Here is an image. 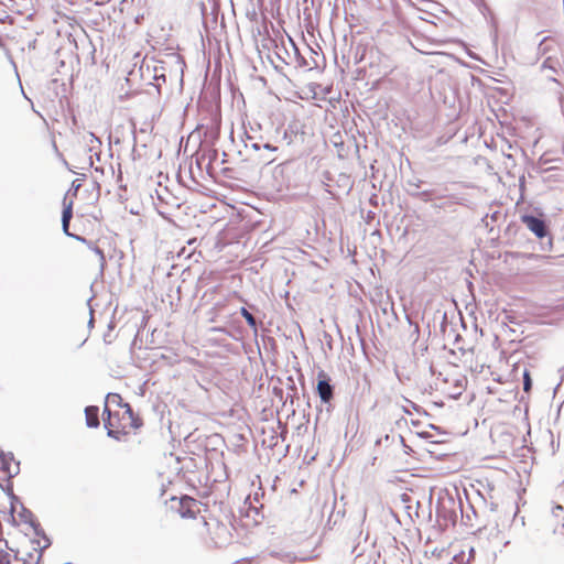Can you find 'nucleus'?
Returning <instances> with one entry per match:
<instances>
[{
  "mask_svg": "<svg viewBox=\"0 0 564 564\" xmlns=\"http://www.w3.org/2000/svg\"><path fill=\"white\" fill-rule=\"evenodd\" d=\"M89 247L91 248V250L98 256L99 258V263H100V267H104L105 264V254H104V251L98 248L97 246H93L91 243H89Z\"/></svg>",
  "mask_w": 564,
  "mask_h": 564,
  "instance_id": "obj_13",
  "label": "nucleus"
},
{
  "mask_svg": "<svg viewBox=\"0 0 564 564\" xmlns=\"http://www.w3.org/2000/svg\"><path fill=\"white\" fill-rule=\"evenodd\" d=\"M531 384H532V381H531L530 372L528 370H525L523 373V390L525 392L530 391Z\"/></svg>",
  "mask_w": 564,
  "mask_h": 564,
  "instance_id": "obj_14",
  "label": "nucleus"
},
{
  "mask_svg": "<svg viewBox=\"0 0 564 564\" xmlns=\"http://www.w3.org/2000/svg\"><path fill=\"white\" fill-rule=\"evenodd\" d=\"M73 217V199H68V196L66 195L63 199V215H62V226L63 231L67 236H72L69 232V223Z\"/></svg>",
  "mask_w": 564,
  "mask_h": 564,
  "instance_id": "obj_6",
  "label": "nucleus"
},
{
  "mask_svg": "<svg viewBox=\"0 0 564 564\" xmlns=\"http://www.w3.org/2000/svg\"><path fill=\"white\" fill-rule=\"evenodd\" d=\"M552 514L555 519L556 527L560 524L561 528L564 530V508L562 506H555L552 509Z\"/></svg>",
  "mask_w": 564,
  "mask_h": 564,
  "instance_id": "obj_11",
  "label": "nucleus"
},
{
  "mask_svg": "<svg viewBox=\"0 0 564 564\" xmlns=\"http://www.w3.org/2000/svg\"><path fill=\"white\" fill-rule=\"evenodd\" d=\"M521 221L532 231L538 238H544L547 235V228L543 219L531 215H523Z\"/></svg>",
  "mask_w": 564,
  "mask_h": 564,
  "instance_id": "obj_3",
  "label": "nucleus"
},
{
  "mask_svg": "<svg viewBox=\"0 0 564 564\" xmlns=\"http://www.w3.org/2000/svg\"><path fill=\"white\" fill-rule=\"evenodd\" d=\"M317 393L323 402H329L333 399V387L329 384V378L323 370L318 372Z\"/></svg>",
  "mask_w": 564,
  "mask_h": 564,
  "instance_id": "obj_4",
  "label": "nucleus"
},
{
  "mask_svg": "<svg viewBox=\"0 0 564 564\" xmlns=\"http://www.w3.org/2000/svg\"><path fill=\"white\" fill-rule=\"evenodd\" d=\"M484 367H485L484 360H481V361L477 360L475 364L468 365L469 370L473 372H481Z\"/></svg>",
  "mask_w": 564,
  "mask_h": 564,
  "instance_id": "obj_15",
  "label": "nucleus"
},
{
  "mask_svg": "<svg viewBox=\"0 0 564 564\" xmlns=\"http://www.w3.org/2000/svg\"><path fill=\"white\" fill-rule=\"evenodd\" d=\"M452 381L453 384L448 386V388L446 389V393L449 398L457 399L465 391L467 386V379L465 376L457 373L453 377Z\"/></svg>",
  "mask_w": 564,
  "mask_h": 564,
  "instance_id": "obj_5",
  "label": "nucleus"
},
{
  "mask_svg": "<svg viewBox=\"0 0 564 564\" xmlns=\"http://www.w3.org/2000/svg\"><path fill=\"white\" fill-rule=\"evenodd\" d=\"M171 502V509H175L184 519H195L200 512L199 502L189 496L172 497Z\"/></svg>",
  "mask_w": 564,
  "mask_h": 564,
  "instance_id": "obj_2",
  "label": "nucleus"
},
{
  "mask_svg": "<svg viewBox=\"0 0 564 564\" xmlns=\"http://www.w3.org/2000/svg\"><path fill=\"white\" fill-rule=\"evenodd\" d=\"M240 313L245 317V319L247 321V323L250 327H252V328L257 327L254 316L247 308L241 307Z\"/></svg>",
  "mask_w": 564,
  "mask_h": 564,
  "instance_id": "obj_12",
  "label": "nucleus"
},
{
  "mask_svg": "<svg viewBox=\"0 0 564 564\" xmlns=\"http://www.w3.org/2000/svg\"><path fill=\"white\" fill-rule=\"evenodd\" d=\"M85 416L89 427H97L99 425V410L97 406H87Z\"/></svg>",
  "mask_w": 564,
  "mask_h": 564,
  "instance_id": "obj_10",
  "label": "nucleus"
},
{
  "mask_svg": "<svg viewBox=\"0 0 564 564\" xmlns=\"http://www.w3.org/2000/svg\"><path fill=\"white\" fill-rule=\"evenodd\" d=\"M80 186H82L80 180L76 178L75 181H73L72 187L74 189V195H76V193L78 192Z\"/></svg>",
  "mask_w": 564,
  "mask_h": 564,
  "instance_id": "obj_16",
  "label": "nucleus"
},
{
  "mask_svg": "<svg viewBox=\"0 0 564 564\" xmlns=\"http://www.w3.org/2000/svg\"><path fill=\"white\" fill-rule=\"evenodd\" d=\"M453 560L456 564H471L475 560V549L470 545H465L459 553L454 555Z\"/></svg>",
  "mask_w": 564,
  "mask_h": 564,
  "instance_id": "obj_7",
  "label": "nucleus"
},
{
  "mask_svg": "<svg viewBox=\"0 0 564 564\" xmlns=\"http://www.w3.org/2000/svg\"><path fill=\"white\" fill-rule=\"evenodd\" d=\"M104 414L105 427L108 435L120 440L138 429V419L133 416L132 410L128 403L122 402V398L117 393H110L106 398Z\"/></svg>",
  "mask_w": 564,
  "mask_h": 564,
  "instance_id": "obj_1",
  "label": "nucleus"
},
{
  "mask_svg": "<svg viewBox=\"0 0 564 564\" xmlns=\"http://www.w3.org/2000/svg\"><path fill=\"white\" fill-rule=\"evenodd\" d=\"M143 93L152 97L153 112L160 110L161 90L159 86L150 83L147 85V88L143 90Z\"/></svg>",
  "mask_w": 564,
  "mask_h": 564,
  "instance_id": "obj_8",
  "label": "nucleus"
},
{
  "mask_svg": "<svg viewBox=\"0 0 564 564\" xmlns=\"http://www.w3.org/2000/svg\"><path fill=\"white\" fill-rule=\"evenodd\" d=\"M0 564H33L30 562H25L22 558L18 557L17 554H12L11 552L0 549Z\"/></svg>",
  "mask_w": 564,
  "mask_h": 564,
  "instance_id": "obj_9",
  "label": "nucleus"
}]
</instances>
